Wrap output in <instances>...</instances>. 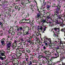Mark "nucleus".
I'll list each match as a JSON object with an SVG mask.
<instances>
[{"label":"nucleus","mask_w":65,"mask_h":65,"mask_svg":"<svg viewBox=\"0 0 65 65\" xmlns=\"http://www.w3.org/2000/svg\"><path fill=\"white\" fill-rule=\"evenodd\" d=\"M5 52L2 53L0 54V60L1 61H4V59H5L6 58V57L5 56Z\"/></svg>","instance_id":"nucleus-1"},{"label":"nucleus","mask_w":65,"mask_h":65,"mask_svg":"<svg viewBox=\"0 0 65 65\" xmlns=\"http://www.w3.org/2000/svg\"><path fill=\"white\" fill-rule=\"evenodd\" d=\"M30 61H28L27 62V64H28V65H30L32 64V62H33V53L31 54H30Z\"/></svg>","instance_id":"nucleus-2"},{"label":"nucleus","mask_w":65,"mask_h":65,"mask_svg":"<svg viewBox=\"0 0 65 65\" xmlns=\"http://www.w3.org/2000/svg\"><path fill=\"white\" fill-rule=\"evenodd\" d=\"M12 42L11 41H9L8 40H7L6 41V43L7 44V46H8V48H10L11 46V44Z\"/></svg>","instance_id":"nucleus-3"},{"label":"nucleus","mask_w":65,"mask_h":65,"mask_svg":"<svg viewBox=\"0 0 65 65\" xmlns=\"http://www.w3.org/2000/svg\"><path fill=\"white\" fill-rule=\"evenodd\" d=\"M15 9H18V11H20V10H21V9H23V7H22V6H16L15 7Z\"/></svg>","instance_id":"nucleus-4"},{"label":"nucleus","mask_w":65,"mask_h":65,"mask_svg":"<svg viewBox=\"0 0 65 65\" xmlns=\"http://www.w3.org/2000/svg\"><path fill=\"white\" fill-rule=\"evenodd\" d=\"M25 20V21H26V22H26V23H27V24H29L30 23V18H29L28 19H25V18H23L21 20L22 21V22H24V21Z\"/></svg>","instance_id":"nucleus-5"},{"label":"nucleus","mask_w":65,"mask_h":65,"mask_svg":"<svg viewBox=\"0 0 65 65\" xmlns=\"http://www.w3.org/2000/svg\"><path fill=\"white\" fill-rule=\"evenodd\" d=\"M38 58L39 60H40L41 59L43 60V59H46V57L45 56H43L42 55H39L38 57Z\"/></svg>","instance_id":"nucleus-6"},{"label":"nucleus","mask_w":65,"mask_h":65,"mask_svg":"<svg viewBox=\"0 0 65 65\" xmlns=\"http://www.w3.org/2000/svg\"><path fill=\"white\" fill-rule=\"evenodd\" d=\"M35 35L34 34V35H33V39H34V40H33V44H34V43L35 44H36V39H37V38L35 36Z\"/></svg>","instance_id":"nucleus-7"},{"label":"nucleus","mask_w":65,"mask_h":65,"mask_svg":"<svg viewBox=\"0 0 65 65\" xmlns=\"http://www.w3.org/2000/svg\"><path fill=\"white\" fill-rule=\"evenodd\" d=\"M58 9H55L54 10V13H57V14H58V13L59 12V10H60V8H61V6H59V7L57 8Z\"/></svg>","instance_id":"nucleus-8"},{"label":"nucleus","mask_w":65,"mask_h":65,"mask_svg":"<svg viewBox=\"0 0 65 65\" xmlns=\"http://www.w3.org/2000/svg\"><path fill=\"white\" fill-rule=\"evenodd\" d=\"M57 58V57H52L51 58V59H47V60L48 62V63L49 62H51L53 63V60H54V59H55Z\"/></svg>","instance_id":"nucleus-9"},{"label":"nucleus","mask_w":65,"mask_h":65,"mask_svg":"<svg viewBox=\"0 0 65 65\" xmlns=\"http://www.w3.org/2000/svg\"><path fill=\"white\" fill-rule=\"evenodd\" d=\"M44 59V60H43L42 62H41V63L43 65V64H45V63H47V64L48 63V61L47 60V58H46V59Z\"/></svg>","instance_id":"nucleus-10"},{"label":"nucleus","mask_w":65,"mask_h":65,"mask_svg":"<svg viewBox=\"0 0 65 65\" xmlns=\"http://www.w3.org/2000/svg\"><path fill=\"white\" fill-rule=\"evenodd\" d=\"M42 12L43 13V15H45L46 14V15H47L48 17H49L50 15H51V12L50 11L46 13H45V11L44 10H43V11H42Z\"/></svg>","instance_id":"nucleus-11"},{"label":"nucleus","mask_w":65,"mask_h":65,"mask_svg":"<svg viewBox=\"0 0 65 65\" xmlns=\"http://www.w3.org/2000/svg\"><path fill=\"white\" fill-rule=\"evenodd\" d=\"M44 53L45 55H51V53L50 52V51H48V50H45L44 51Z\"/></svg>","instance_id":"nucleus-12"},{"label":"nucleus","mask_w":65,"mask_h":65,"mask_svg":"<svg viewBox=\"0 0 65 65\" xmlns=\"http://www.w3.org/2000/svg\"><path fill=\"white\" fill-rule=\"evenodd\" d=\"M1 43L2 44V45L4 44V43H5V39L4 38H3L1 40Z\"/></svg>","instance_id":"nucleus-13"},{"label":"nucleus","mask_w":65,"mask_h":65,"mask_svg":"<svg viewBox=\"0 0 65 65\" xmlns=\"http://www.w3.org/2000/svg\"><path fill=\"white\" fill-rule=\"evenodd\" d=\"M43 15L42 13H41V12H40L39 13H38L37 14V18L38 19H39L40 17H41V15Z\"/></svg>","instance_id":"nucleus-14"},{"label":"nucleus","mask_w":65,"mask_h":65,"mask_svg":"<svg viewBox=\"0 0 65 65\" xmlns=\"http://www.w3.org/2000/svg\"><path fill=\"white\" fill-rule=\"evenodd\" d=\"M53 32L54 33V34L53 35V36L54 37H58V33H56V34H55V32H54V31H53Z\"/></svg>","instance_id":"nucleus-15"},{"label":"nucleus","mask_w":65,"mask_h":65,"mask_svg":"<svg viewBox=\"0 0 65 65\" xmlns=\"http://www.w3.org/2000/svg\"><path fill=\"white\" fill-rule=\"evenodd\" d=\"M45 1V0H40V2L41 3H42V2H43V5L44 6H45V5H46V3L45 2H44Z\"/></svg>","instance_id":"nucleus-16"},{"label":"nucleus","mask_w":65,"mask_h":65,"mask_svg":"<svg viewBox=\"0 0 65 65\" xmlns=\"http://www.w3.org/2000/svg\"><path fill=\"white\" fill-rule=\"evenodd\" d=\"M17 46V44L13 43L12 46L11 45V46L12 47V48L13 49H15V47H16Z\"/></svg>","instance_id":"nucleus-17"},{"label":"nucleus","mask_w":65,"mask_h":65,"mask_svg":"<svg viewBox=\"0 0 65 65\" xmlns=\"http://www.w3.org/2000/svg\"><path fill=\"white\" fill-rule=\"evenodd\" d=\"M59 5H60V4H59L57 5L56 6V4H53L52 5V7H59Z\"/></svg>","instance_id":"nucleus-18"},{"label":"nucleus","mask_w":65,"mask_h":65,"mask_svg":"<svg viewBox=\"0 0 65 65\" xmlns=\"http://www.w3.org/2000/svg\"><path fill=\"white\" fill-rule=\"evenodd\" d=\"M33 65H37V60H35L34 59H33Z\"/></svg>","instance_id":"nucleus-19"},{"label":"nucleus","mask_w":65,"mask_h":65,"mask_svg":"<svg viewBox=\"0 0 65 65\" xmlns=\"http://www.w3.org/2000/svg\"><path fill=\"white\" fill-rule=\"evenodd\" d=\"M41 21L42 23V24H44L45 23H46L47 24H48V23L46 21L45 19H43L42 20H41Z\"/></svg>","instance_id":"nucleus-20"},{"label":"nucleus","mask_w":65,"mask_h":65,"mask_svg":"<svg viewBox=\"0 0 65 65\" xmlns=\"http://www.w3.org/2000/svg\"><path fill=\"white\" fill-rule=\"evenodd\" d=\"M56 52L58 53V52L60 51L59 50H60V47L59 46H57V47H56Z\"/></svg>","instance_id":"nucleus-21"},{"label":"nucleus","mask_w":65,"mask_h":65,"mask_svg":"<svg viewBox=\"0 0 65 65\" xmlns=\"http://www.w3.org/2000/svg\"><path fill=\"white\" fill-rule=\"evenodd\" d=\"M47 41H46L45 39H44V41H43V43L45 44V45H46V46H48V45L47 44Z\"/></svg>","instance_id":"nucleus-22"},{"label":"nucleus","mask_w":65,"mask_h":65,"mask_svg":"<svg viewBox=\"0 0 65 65\" xmlns=\"http://www.w3.org/2000/svg\"><path fill=\"white\" fill-rule=\"evenodd\" d=\"M54 30L55 31H57L58 32H60V28H58L55 27L54 28Z\"/></svg>","instance_id":"nucleus-23"},{"label":"nucleus","mask_w":65,"mask_h":65,"mask_svg":"<svg viewBox=\"0 0 65 65\" xmlns=\"http://www.w3.org/2000/svg\"><path fill=\"white\" fill-rule=\"evenodd\" d=\"M27 41L28 42H29L30 44V45H32L33 44V42L31 41V40L29 39L27 40Z\"/></svg>","instance_id":"nucleus-24"},{"label":"nucleus","mask_w":65,"mask_h":65,"mask_svg":"<svg viewBox=\"0 0 65 65\" xmlns=\"http://www.w3.org/2000/svg\"><path fill=\"white\" fill-rule=\"evenodd\" d=\"M23 35L24 36H25V35H27L29 34V33L28 31H25V32H23Z\"/></svg>","instance_id":"nucleus-25"},{"label":"nucleus","mask_w":65,"mask_h":65,"mask_svg":"<svg viewBox=\"0 0 65 65\" xmlns=\"http://www.w3.org/2000/svg\"><path fill=\"white\" fill-rule=\"evenodd\" d=\"M45 40L47 41H48V42H49V43H51V38H49V39H48V38H46V39L45 38Z\"/></svg>","instance_id":"nucleus-26"},{"label":"nucleus","mask_w":65,"mask_h":65,"mask_svg":"<svg viewBox=\"0 0 65 65\" xmlns=\"http://www.w3.org/2000/svg\"><path fill=\"white\" fill-rule=\"evenodd\" d=\"M19 49H21V51L22 50H23L24 48V47H23V45L20 46H18Z\"/></svg>","instance_id":"nucleus-27"},{"label":"nucleus","mask_w":65,"mask_h":65,"mask_svg":"<svg viewBox=\"0 0 65 65\" xmlns=\"http://www.w3.org/2000/svg\"><path fill=\"white\" fill-rule=\"evenodd\" d=\"M24 1L25 3L26 4H28V3H30V2L28 0H24Z\"/></svg>","instance_id":"nucleus-28"},{"label":"nucleus","mask_w":65,"mask_h":65,"mask_svg":"<svg viewBox=\"0 0 65 65\" xmlns=\"http://www.w3.org/2000/svg\"><path fill=\"white\" fill-rule=\"evenodd\" d=\"M35 43H34V44H33V50L35 51Z\"/></svg>","instance_id":"nucleus-29"},{"label":"nucleus","mask_w":65,"mask_h":65,"mask_svg":"<svg viewBox=\"0 0 65 65\" xmlns=\"http://www.w3.org/2000/svg\"><path fill=\"white\" fill-rule=\"evenodd\" d=\"M55 23L56 25H58V24L60 25V22H59V21L58 20L56 21Z\"/></svg>","instance_id":"nucleus-30"},{"label":"nucleus","mask_w":65,"mask_h":65,"mask_svg":"<svg viewBox=\"0 0 65 65\" xmlns=\"http://www.w3.org/2000/svg\"><path fill=\"white\" fill-rule=\"evenodd\" d=\"M0 32V36H3V32L2 31H1Z\"/></svg>","instance_id":"nucleus-31"},{"label":"nucleus","mask_w":65,"mask_h":65,"mask_svg":"<svg viewBox=\"0 0 65 65\" xmlns=\"http://www.w3.org/2000/svg\"><path fill=\"white\" fill-rule=\"evenodd\" d=\"M20 28L18 29H16L15 30H14L15 31V32H17V33H18V32H19V31H20Z\"/></svg>","instance_id":"nucleus-32"},{"label":"nucleus","mask_w":65,"mask_h":65,"mask_svg":"<svg viewBox=\"0 0 65 65\" xmlns=\"http://www.w3.org/2000/svg\"><path fill=\"white\" fill-rule=\"evenodd\" d=\"M4 52H5V51L4 50H0V54H2V53H4Z\"/></svg>","instance_id":"nucleus-33"},{"label":"nucleus","mask_w":65,"mask_h":65,"mask_svg":"<svg viewBox=\"0 0 65 65\" xmlns=\"http://www.w3.org/2000/svg\"><path fill=\"white\" fill-rule=\"evenodd\" d=\"M59 53H58L56 54H55V57H54V58H57L58 57H59Z\"/></svg>","instance_id":"nucleus-34"},{"label":"nucleus","mask_w":65,"mask_h":65,"mask_svg":"<svg viewBox=\"0 0 65 65\" xmlns=\"http://www.w3.org/2000/svg\"><path fill=\"white\" fill-rule=\"evenodd\" d=\"M3 23L4 24H6V21H5V20L4 19H3Z\"/></svg>","instance_id":"nucleus-35"},{"label":"nucleus","mask_w":65,"mask_h":65,"mask_svg":"<svg viewBox=\"0 0 65 65\" xmlns=\"http://www.w3.org/2000/svg\"><path fill=\"white\" fill-rule=\"evenodd\" d=\"M20 42H22L23 43V41H24V39L23 38H20Z\"/></svg>","instance_id":"nucleus-36"},{"label":"nucleus","mask_w":65,"mask_h":65,"mask_svg":"<svg viewBox=\"0 0 65 65\" xmlns=\"http://www.w3.org/2000/svg\"><path fill=\"white\" fill-rule=\"evenodd\" d=\"M25 29H27V30H29V27L27 25H25Z\"/></svg>","instance_id":"nucleus-37"},{"label":"nucleus","mask_w":65,"mask_h":65,"mask_svg":"<svg viewBox=\"0 0 65 65\" xmlns=\"http://www.w3.org/2000/svg\"><path fill=\"white\" fill-rule=\"evenodd\" d=\"M18 33L17 34V35H19V36H20V35H22V32H17Z\"/></svg>","instance_id":"nucleus-38"},{"label":"nucleus","mask_w":65,"mask_h":65,"mask_svg":"<svg viewBox=\"0 0 65 65\" xmlns=\"http://www.w3.org/2000/svg\"><path fill=\"white\" fill-rule=\"evenodd\" d=\"M11 36H10V35H8V37L7 38V40H8V39H11Z\"/></svg>","instance_id":"nucleus-39"},{"label":"nucleus","mask_w":65,"mask_h":65,"mask_svg":"<svg viewBox=\"0 0 65 65\" xmlns=\"http://www.w3.org/2000/svg\"><path fill=\"white\" fill-rule=\"evenodd\" d=\"M36 41L38 43H40V40L39 39V38H37V40H36Z\"/></svg>","instance_id":"nucleus-40"},{"label":"nucleus","mask_w":65,"mask_h":65,"mask_svg":"<svg viewBox=\"0 0 65 65\" xmlns=\"http://www.w3.org/2000/svg\"><path fill=\"white\" fill-rule=\"evenodd\" d=\"M14 43L15 44H17V43H18V40H15L14 41Z\"/></svg>","instance_id":"nucleus-41"},{"label":"nucleus","mask_w":65,"mask_h":65,"mask_svg":"<svg viewBox=\"0 0 65 65\" xmlns=\"http://www.w3.org/2000/svg\"><path fill=\"white\" fill-rule=\"evenodd\" d=\"M12 32V30H10V29L8 31V33L9 34H10V33H11Z\"/></svg>","instance_id":"nucleus-42"},{"label":"nucleus","mask_w":65,"mask_h":65,"mask_svg":"<svg viewBox=\"0 0 65 65\" xmlns=\"http://www.w3.org/2000/svg\"><path fill=\"white\" fill-rule=\"evenodd\" d=\"M18 62H16V63H14V65H19V61L18 60Z\"/></svg>","instance_id":"nucleus-43"},{"label":"nucleus","mask_w":65,"mask_h":65,"mask_svg":"<svg viewBox=\"0 0 65 65\" xmlns=\"http://www.w3.org/2000/svg\"><path fill=\"white\" fill-rule=\"evenodd\" d=\"M31 14H29V13H28L27 15H26V17H29V15H30Z\"/></svg>","instance_id":"nucleus-44"},{"label":"nucleus","mask_w":65,"mask_h":65,"mask_svg":"<svg viewBox=\"0 0 65 65\" xmlns=\"http://www.w3.org/2000/svg\"><path fill=\"white\" fill-rule=\"evenodd\" d=\"M33 52H34V54L33 55V56H33V57H35V56L36 55V53H35V52H34V51H33Z\"/></svg>","instance_id":"nucleus-45"},{"label":"nucleus","mask_w":65,"mask_h":65,"mask_svg":"<svg viewBox=\"0 0 65 65\" xmlns=\"http://www.w3.org/2000/svg\"><path fill=\"white\" fill-rule=\"evenodd\" d=\"M47 64V65H52L53 64V63L50 62H49Z\"/></svg>","instance_id":"nucleus-46"},{"label":"nucleus","mask_w":65,"mask_h":65,"mask_svg":"<svg viewBox=\"0 0 65 65\" xmlns=\"http://www.w3.org/2000/svg\"><path fill=\"white\" fill-rule=\"evenodd\" d=\"M1 28H2V29H3V30H4L5 29V28L4 26H3V25H2L1 26Z\"/></svg>","instance_id":"nucleus-47"},{"label":"nucleus","mask_w":65,"mask_h":65,"mask_svg":"<svg viewBox=\"0 0 65 65\" xmlns=\"http://www.w3.org/2000/svg\"><path fill=\"white\" fill-rule=\"evenodd\" d=\"M30 7L31 10H32V11H33V7H32V5H30Z\"/></svg>","instance_id":"nucleus-48"},{"label":"nucleus","mask_w":65,"mask_h":65,"mask_svg":"<svg viewBox=\"0 0 65 65\" xmlns=\"http://www.w3.org/2000/svg\"><path fill=\"white\" fill-rule=\"evenodd\" d=\"M52 45H54V46H55L56 45V43H53L52 44Z\"/></svg>","instance_id":"nucleus-49"},{"label":"nucleus","mask_w":65,"mask_h":65,"mask_svg":"<svg viewBox=\"0 0 65 65\" xmlns=\"http://www.w3.org/2000/svg\"><path fill=\"white\" fill-rule=\"evenodd\" d=\"M7 2L5 1L4 2H3V3H2V4H5V3H7Z\"/></svg>","instance_id":"nucleus-50"},{"label":"nucleus","mask_w":65,"mask_h":65,"mask_svg":"<svg viewBox=\"0 0 65 65\" xmlns=\"http://www.w3.org/2000/svg\"><path fill=\"white\" fill-rule=\"evenodd\" d=\"M46 5H48V4H51V3L48 1L46 3Z\"/></svg>","instance_id":"nucleus-51"},{"label":"nucleus","mask_w":65,"mask_h":65,"mask_svg":"<svg viewBox=\"0 0 65 65\" xmlns=\"http://www.w3.org/2000/svg\"><path fill=\"white\" fill-rule=\"evenodd\" d=\"M50 7L51 6H50V5H47V6H46V7L47 8H50Z\"/></svg>","instance_id":"nucleus-52"},{"label":"nucleus","mask_w":65,"mask_h":65,"mask_svg":"<svg viewBox=\"0 0 65 65\" xmlns=\"http://www.w3.org/2000/svg\"><path fill=\"white\" fill-rule=\"evenodd\" d=\"M15 34V32L13 31H12V33H11V35H14Z\"/></svg>","instance_id":"nucleus-53"},{"label":"nucleus","mask_w":65,"mask_h":65,"mask_svg":"<svg viewBox=\"0 0 65 65\" xmlns=\"http://www.w3.org/2000/svg\"><path fill=\"white\" fill-rule=\"evenodd\" d=\"M33 28H36V25H34V24H33Z\"/></svg>","instance_id":"nucleus-54"},{"label":"nucleus","mask_w":65,"mask_h":65,"mask_svg":"<svg viewBox=\"0 0 65 65\" xmlns=\"http://www.w3.org/2000/svg\"><path fill=\"white\" fill-rule=\"evenodd\" d=\"M25 58H29V57H28V54H26L25 55Z\"/></svg>","instance_id":"nucleus-55"},{"label":"nucleus","mask_w":65,"mask_h":65,"mask_svg":"<svg viewBox=\"0 0 65 65\" xmlns=\"http://www.w3.org/2000/svg\"><path fill=\"white\" fill-rule=\"evenodd\" d=\"M21 51L23 53V54H24V53H25V49H24L23 50H21Z\"/></svg>","instance_id":"nucleus-56"},{"label":"nucleus","mask_w":65,"mask_h":65,"mask_svg":"<svg viewBox=\"0 0 65 65\" xmlns=\"http://www.w3.org/2000/svg\"><path fill=\"white\" fill-rule=\"evenodd\" d=\"M30 49L31 50L32 52H33L32 50H33V46H31L30 47Z\"/></svg>","instance_id":"nucleus-57"},{"label":"nucleus","mask_w":65,"mask_h":65,"mask_svg":"<svg viewBox=\"0 0 65 65\" xmlns=\"http://www.w3.org/2000/svg\"><path fill=\"white\" fill-rule=\"evenodd\" d=\"M44 50H45L46 49V48L44 46L43 47Z\"/></svg>","instance_id":"nucleus-58"},{"label":"nucleus","mask_w":65,"mask_h":65,"mask_svg":"<svg viewBox=\"0 0 65 65\" xmlns=\"http://www.w3.org/2000/svg\"><path fill=\"white\" fill-rule=\"evenodd\" d=\"M26 4H24L23 6H24V7H23V8H25V7H26Z\"/></svg>","instance_id":"nucleus-59"},{"label":"nucleus","mask_w":65,"mask_h":65,"mask_svg":"<svg viewBox=\"0 0 65 65\" xmlns=\"http://www.w3.org/2000/svg\"><path fill=\"white\" fill-rule=\"evenodd\" d=\"M43 27L42 26H41L40 28H39V30H42V29Z\"/></svg>","instance_id":"nucleus-60"},{"label":"nucleus","mask_w":65,"mask_h":65,"mask_svg":"<svg viewBox=\"0 0 65 65\" xmlns=\"http://www.w3.org/2000/svg\"><path fill=\"white\" fill-rule=\"evenodd\" d=\"M6 65H7L8 64V61L6 60Z\"/></svg>","instance_id":"nucleus-61"},{"label":"nucleus","mask_w":65,"mask_h":65,"mask_svg":"<svg viewBox=\"0 0 65 65\" xmlns=\"http://www.w3.org/2000/svg\"><path fill=\"white\" fill-rule=\"evenodd\" d=\"M23 65H26V62L25 61H23V63H22Z\"/></svg>","instance_id":"nucleus-62"},{"label":"nucleus","mask_w":65,"mask_h":65,"mask_svg":"<svg viewBox=\"0 0 65 65\" xmlns=\"http://www.w3.org/2000/svg\"><path fill=\"white\" fill-rule=\"evenodd\" d=\"M58 65H65V63H64L62 62V64H59Z\"/></svg>","instance_id":"nucleus-63"},{"label":"nucleus","mask_w":65,"mask_h":65,"mask_svg":"<svg viewBox=\"0 0 65 65\" xmlns=\"http://www.w3.org/2000/svg\"><path fill=\"white\" fill-rule=\"evenodd\" d=\"M62 42L61 41V40H60V44H63V43H62Z\"/></svg>","instance_id":"nucleus-64"}]
</instances>
